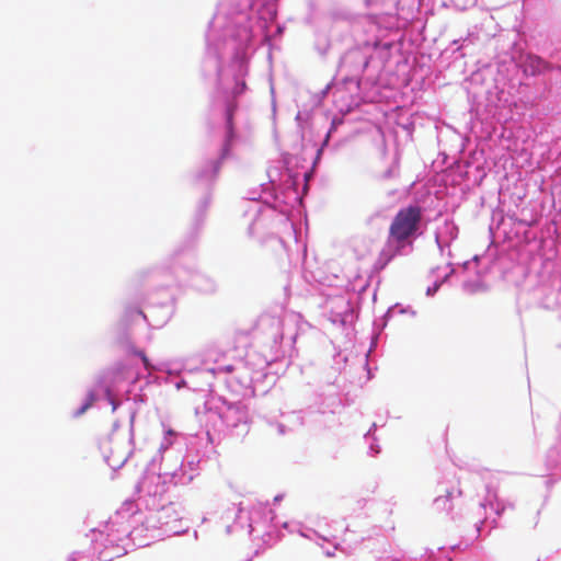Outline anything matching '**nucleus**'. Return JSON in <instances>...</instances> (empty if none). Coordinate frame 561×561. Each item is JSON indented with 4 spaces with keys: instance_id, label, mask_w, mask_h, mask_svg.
<instances>
[{
    "instance_id": "obj_1",
    "label": "nucleus",
    "mask_w": 561,
    "mask_h": 561,
    "mask_svg": "<svg viewBox=\"0 0 561 561\" xmlns=\"http://www.w3.org/2000/svg\"><path fill=\"white\" fill-rule=\"evenodd\" d=\"M422 215V208L417 205L401 208L390 224L389 239L399 245L404 244L417 232Z\"/></svg>"
},
{
    "instance_id": "obj_2",
    "label": "nucleus",
    "mask_w": 561,
    "mask_h": 561,
    "mask_svg": "<svg viewBox=\"0 0 561 561\" xmlns=\"http://www.w3.org/2000/svg\"><path fill=\"white\" fill-rule=\"evenodd\" d=\"M434 511L437 513H448L454 508L451 502V492L446 490L444 494L436 496L433 503Z\"/></svg>"
},
{
    "instance_id": "obj_3",
    "label": "nucleus",
    "mask_w": 561,
    "mask_h": 561,
    "mask_svg": "<svg viewBox=\"0 0 561 561\" xmlns=\"http://www.w3.org/2000/svg\"><path fill=\"white\" fill-rule=\"evenodd\" d=\"M527 67L531 68V73L536 75L548 69V65L545 60L537 56H529L527 58Z\"/></svg>"
},
{
    "instance_id": "obj_4",
    "label": "nucleus",
    "mask_w": 561,
    "mask_h": 561,
    "mask_svg": "<svg viewBox=\"0 0 561 561\" xmlns=\"http://www.w3.org/2000/svg\"><path fill=\"white\" fill-rule=\"evenodd\" d=\"M255 328H256V323H253L248 329H237V330H234V332H233L234 341H238L241 337H249Z\"/></svg>"
},
{
    "instance_id": "obj_5",
    "label": "nucleus",
    "mask_w": 561,
    "mask_h": 561,
    "mask_svg": "<svg viewBox=\"0 0 561 561\" xmlns=\"http://www.w3.org/2000/svg\"><path fill=\"white\" fill-rule=\"evenodd\" d=\"M95 394L94 392H89V396H88V399L85 401V403L79 409V411L77 412L78 415H81L83 414L90 407H92V404L94 403L95 401Z\"/></svg>"
},
{
    "instance_id": "obj_6",
    "label": "nucleus",
    "mask_w": 561,
    "mask_h": 561,
    "mask_svg": "<svg viewBox=\"0 0 561 561\" xmlns=\"http://www.w3.org/2000/svg\"><path fill=\"white\" fill-rule=\"evenodd\" d=\"M210 168H211V172H213L211 178L217 176V174L219 173V170H220V161L219 160L211 161Z\"/></svg>"
},
{
    "instance_id": "obj_7",
    "label": "nucleus",
    "mask_w": 561,
    "mask_h": 561,
    "mask_svg": "<svg viewBox=\"0 0 561 561\" xmlns=\"http://www.w3.org/2000/svg\"><path fill=\"white\" fill-rule=\"evenodd\" d=\"M139 355L141 356V359H142L146 368H148V359H147L146 355L144 353H141V352L139 353Z\"/></svg>"
},
{
    "instance_id": "obj_8",
    "label": "nucleus",
    "mask_w": 561,
    "mask_h": 561,
    "mask_svg": "<svg viewBox=\"0 0 561 561\" xmlns=\"http://www.w3.org/2000/svg\"><path fill=\"white\" fill-rule=\"evenodd\" d=\"M391 257H392V256H391V255H389V256L383 261L382 266H385L386 264H388V262H390Z\"/></svg>"
}]
</instances>
